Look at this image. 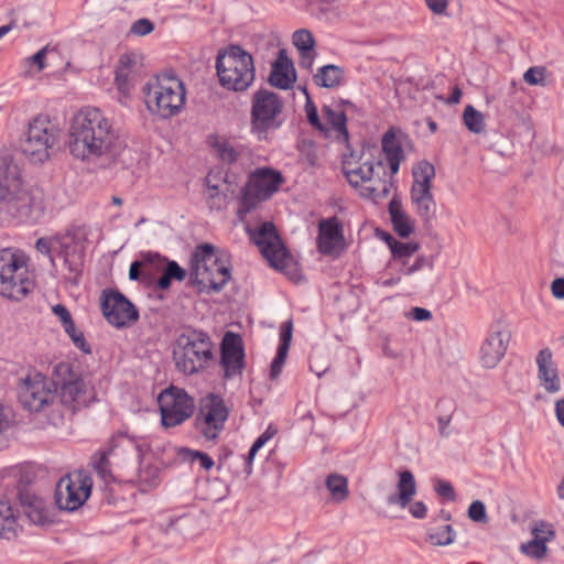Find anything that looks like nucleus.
I'll list each match as a JSON object with an SVG mask.
<instances>
[{
	"instance_id": "nucleus-16",
	"label": "nucleus",
	"mask_w": 564,
	"mask_h": 564,
	"mask_svg": "<svg viewBox=\"0 0 564 564\" xmlns=\"http://www.w3.org/2000/svg\"><path fill=\"white\" fill-rule=\"evenodd\" d=\"M93 478L86 470L63 476L55 488L54 499L57 508L63 511L79 509L91 495Z\"/></svg>"
},
{
	"instance_id": "nucleus-47",
	"label": "nucleus",
	"mask_w": 564,
	"mask_h": 564,
	"mask_svg": "<svg viewBox=\"0 0 564 564\" xmlns=\"http://www.w3.org/2000/svg\"><path fill=\"white\" fill-rule=\"evenodd\" d=\"M456 533L451 524L442 527L437 532L429 533L427 541L433 545L444 546L454 542Z\"/></svg>"
},
{
	"instance_id": "nucleus-21",
	"label": "nucleus",
	"mask_w": 564,
	"mask_h": 564,
	"mask_svg": "<svg viewBox=\"0 0 564 564\" xmlns=\"http://www.w3.org/2000/svg\"><path fill=\"white\" fill-rule=\"evenodd\" d=\"M17 498L19 508L31 523L43 525L53 522L51 511L45 501L36 496L28 485L23 482L18 484Z\"/></svg>"
},
{
	"instance_id": "nucleus-49",
	"label": "nucleus",
	"mask_w": 564,
	"mask_h": 564,
	"mask_svg": "<svg viewBox=\"0 0 564 564\" xmlns=\"http://www.w3.org/2000/svg\"><path fill=\"white\" fill-rule=\"evenodd\" d=\"M105 486L101 488V505L118 507L124 502V499L117 494L116 482L104 481ZM119 480L117 481V484Z\"/></svg>"
},
{
	"instance_id": "nucleus-45",
	"label": "nucleus",
	"mask_w": 564,
	"mask_h": 564,
	"mask_svg": "<svg viewBox=\"0 0 564 564\" xmlns=\"http://www.w3.org/2000/svg\"><path fill=\"white\" fill-rule=\"evenodd\" d=\"M420 248V245L417 242H403L398 240L393 246H391V260L390 261H398V260H404L410 259Z\"/></svg>"
},
{
	"instance_id": "nucleus-38",
	"label": "nucleus",
	"mask_w": 564,
	"mask_h": 564,
	"mask_svg": "<svg viewBox=\"0 0 564 564\" xmlns=\"http://www.w3.org/2000/svg\"><path fill=\"white\" fill-rule=\"evenodd\" d=\"M326 487L332 495L335 502H343L349 496L348 480L345 476L339 474H330L326 478Z\"/></svg>"
},
{
	"instance_id": "nucleus-35",
	"label": "nucleus",
	"mask_w": 564,
	"mask_h": 564,
	"mask_svg": "<svg viewBox=\"0 0 564 564\" xmlns=\"http://www.w3.org/2000/svg\"><path fill=\"white\" fill-rule=\"evenodd\" d=\"M209 147H212L218 159L229 165L235 164L239 160V152L228 142L226 139H221L216 134H212L207 140Z\"/></svg>"
},
{
	"instance_id": "nucleus-9",
	"label": "nucleus",
	"mask_w": 564,
	"mask_h": 564,
	"mask_svg": "<svg viewBox=\"0 0 564 564\" xmlns=\"http://www.w3.org/2000/svg\"><path fill=\"white\" fill-rule=\"evenodd\" d=\"M251 239L271 267L283 272L292 281L300 279L297 262L284 245L273 223H262L252 232Z\"/></svg>"
},
{
	"instance_id": "nucleus-63",
	"label": "nucleus",
	"mask_w": 564,
	"mask_h": 564,
	"mask_svg": "<svg viewBox=\"0 0 564 564\" xmlns=\"http://www.w3.org/2000/svg\"><path fill=\"white\" fill-rule=\"evenodd\" d=\"M552 295L557 300H564V278H556L551 284Z\"/></svg>"
},
{
	"instance_id": "nucleus-7",
	"label": "nucleus",
	"mask_w": 564,
	"mask_h": 564,
	"mask_svg": "<svg viewBox=\"0 0 564 564\" xmlns=\"http://www.w3.org/2000/svg\"><path fill=\"white\" fill-rule=\"evenodd\" d=\"M284 102L274 91L267 88L256 90L251 97L250 131L259 141H269L270 133L284 123Z\"/></svg>"
},
{
	"instance_id": "nucleus-18",
	"label": "nucleus",
	"mask_w": 564,
	"mask_h": 564,
	"mask_svg": "<svg viewBox=\"0 0 564 564\" xmlns=\"http://www.w3.org/2000/svg\"><path fill=\"white\" fill-rule=\"evenodd\" d=\"M18 398L23 409L40 412L53 402L55 394L46 378L36 373L34 378L28 377L21 381L18 387Z\"/></svg>"
},
{
	"instance_id": "nucleus-8",
	"label": "nucleus",
	"mask_w": 564,
	"mask_h": 564,
	"mask_svg": "<svg viewBox=\"0 0 564 564\" xmlns=\"http://www.w3.org/2000/svg\"><path fill=\"white\" fill-rule=\"evenodd\" d=\"M34 289L25 256L11 248L0 250V295L23 300Z\"/></svg>"
},
{
	"instance_id": "nucleus-20",
	"label": "nucleus",
	"mask_w": 564,
	"mask_h": 564,
	"mask_svg": "<svg viewBox=\"0 0 564 564\" xmlns=\"http://www.w3.org/2000/svg\"><path fill=\"white\" fill-rule=\"evenodd\" d=\"M399 480L397 484V492L387 497L390 506H399L404 509L410 506V513L415 519H424L427 514V507L423 501H411L416 494V481L411 470L404 469L398 473Z\"/></svg>"
},
{
	"instance_id": "nucleus-4",
	"label": "nucleus",
	"mask_w": 564,
	"mask_h": 564,
	"mask_svg": "<svg viewBox=\"0 0 564 564\" xmlns=\"http://www.w3.org/2000/svg\"><path fill=\"white\" fill-rule=\"evenodd\" d=\"M214 343L203 329L185 326L173 347V360L178 372L192 376L207 369L215 361Z\"/></svg>"
},
{
	"instance_id": "nucleus-11",
	"label": "nucleus",
	"mask_w": 564,
	"mask_h": 564,
	"mask_svg": "<svg viewBox=\"0 0 564 564\" xmlns=\"http://www.w3.org/2000/svg\"><path fill=\"white\" fill-rule=\"evenodd\" d=\"M412 175L413 183L410 189V199L424 228L430 229L436 218L437 208L432 193L435 167L429 161L422 160L413 166Z\"/></svg>"
},
{
	"instance_id": "nucleus-44",
	"label": "nucleus",
	"mask_w": 564,
	"mask_h": 564,
	"mask_svg": "<svg viewBox=\"0 0 564 564\" xmlns=\"http://www.w3.org/2000/svg\"><path fill=\"white\" fill-rule=\"evenodd\" d=\"M546 543L541 538H532L529 542L521 544L520 551L530 558L542 560L547 554Z\"/></svg>"
},
{
	"instance_id": "nucleus-29",
	"label": "nucleus",
	"mask_w": 564,
	"mask_h": 564,
	"mask_svg": "<svg viewBox=\"0 0 564 564\" xmlns=\"http://www.w3.org/2000/svg\"><path fill=\"white\" fill-rule=\"evenodd\" d=\"M144 261L148 263H152L153 274L155 272H163L172 280L178 282L183 281L187 275V271L184 268H182L176 261L170 260L166 257L161 256L160 253L150 251L145 252Z\"/></svg>"
},
{
	"instance_id": "nucleus-22",
	"label": "nucleus",
	"mask_w": 564,
	"mask_h": 564,
	"mask_svg": "<svg viewBox=\"0 0 564 564\" xmlns=\"http://www.w3.org/2000/svg\"><path fill=\"white\" fill-rule=\"evenodd\" d=\"M510 333L500 329V326L492 327L480 347V361L485 368H495L503 358L507 351Z\"/></svg>"
},
{
	"instance_id": "nucleus-39",
	"label": "nucleus",
	"mask_w": 564,
	"mask_h": 564,
	"mask_svg": "<svg viewBox=\"0 0 564 564\" xmlns=\"http://www.w3.org/2000/svg\"><path fill=\"white\" fill-rule=\"evenodd\" d=\"M436 409L441 412L437 417L438 432L443 437L449 436L447 426L452 421L453 413L456 410V404L453 400L441 398L436 403Z\"/></svg>"
},
{
	"instance_id": "nucleus-12",
	"label": "nucleus",
	"mask_w": 564,
	"mask_h": 564,
	"mask_svg": "<svg viewBox=\"0 0 564 564\" xmlns=\"http://www.w3.org/2000/svg\"><path fill=\"white\" fill-rule=\"evenodd\" d=\"M58 132L48 117H35L21 141L22 153L33 163H44L50 158V150L57 143Z\"/></svg>"
},
{
	"instance_id": "nucleus-55",
	"label": "nucleus",
	"mask_w": 564,
	"mask_h": 564,
	"mask_svg": "<svg viewBox=\"0 0 564 564\" xmlns=\"http://www.w3.org/2000/svg\"><path fill=\"white\" fill-rule=\"evenodd\" d=\"M286 358H288V352L276 349L275 357L273 358V360L270 365L269 377L271 380H276L280 377Z\"/></svg>"
},
{
	"instance_id": "nucleus-23",
	"label": "nucleus",
	"mask_w": 564,
	"mask_h": 564,
	"mask_svg": "<svg viewBox=\"0 0 564 564\" xmlns=\"http://www.w3.org/2000/svg\"><path fill=\"white\" fill-rule=\"evenodd\" d=\"M122 438L129 440L140 451V446L137 443V438L134 436H130L128 435L127 432L123 431H119L118 433H116L110 438L108 446L106 448H100L99 451H97L90 458V465L93 469L96 471V474L102 481H118L117 477L112 474L110 469L111 463L109 460V456L111 455L113 449L119 445V442Z\"/></svg>"
},
{
	"instance_id": "nucleus-36",
	"label": "nucleus",
	"mask_w": 564,
	"mask_h": 564,
	"mask_svg": "<svg viewBox=\"0 0 564 564\" xmlns=\"http://www.w3.org/2000/svg\"><path fill=\"white\" fill-rule=\"evenodd\" d=\"M267 199L268 198H262V193H258L256 186L248 181L241 191V198L238 208L239 216L242 217L249 214L260 202Z\"/></svg>"
},
{
	"instance_id": "nucleus-17",
	"label": "nucleus",
	"mask_w": 564,
	"mask_h": 564,
	"mask_svg": "<svg viewBox=\"0 0 564 564\" xmlns=\"http://www.w3.org/2000/svg\"><path fill=\"white\" fill-rule=\"evenodd\" d=\"M100 310L104 318L118 329L130 327L140 317L135 305L117 289L102 290Z\"/></svg>"
},
{
	"instance_id": "nucleus-24",
	"label": "nucleus",
	"mask_w": 564,
	"mask_h": 564,
	"mask_svg": "<svg viewBox=\"0 0 564 564\" xmlns=\"http://www.w3.org/2000/svg\"><path fill=\"white\" fill-rule=\"evenodd\" d=\"M296 80V70L293 61L288 56L285 48L278 52L275 61L271 65V72L268 82L271 86L281 90H288L293 87Z\"/></svg>"
},
{
	"instance_id": "nucleus-62",
	"label": "nucleus",
	"mask_w": 564,
	"mask_h": 564,
	"mask_svg": "<svg viewBox=\"0 0 564 564\" xmlns=\"http://www.w3.org/2000/svg\"><path fill=\"white\" fill-rule=\"evenodd\" d=\"M425 3L427 8L434 13V14H446L448 1L447 0H425Z\"/></svg>"
},
{
	"instance_id": "nucleus-27",
	"label": "nucleus",
	"mask_w": 564,
	"mask_h": 564,
	"mask_svg": "<svg viewBox=\"0 0 564 564\" xmlns=\"http://www.w3.org/2000/svg\"><path fill=\"white\" fill-rule=\"evenodd\" d=\"M552 356L550 348H543L539 351L536 356L538 378L541 386L549 393H556L561 389V381Z\"/></svg>"
},
{
	"instance_id": "nucleus-3",
	"label": "nucleus",
	"mask_w": 564,
	"mask_h": 564,
	"mask_svg": "<svg viewBox=\"0 0 564 564\" xmlns=\"http://www.w3.org/2000/svg\"><path fill=\"white\" fill-rule=\"evenodd\" d=\"M216 251L213 243L203 242L195 247L191 256L189 284L197 288L199 293H218L231 279L229 261L218 257Z\"/></svg>"
},
{
	"instance_id": "nucleus-28",
	"label": "nucleus",
	"mask_w": 564,
	"mask_h": 564,
	"mask_svg": "<svg viewBox=\"0 0 564 564\" xmlns=\"http://www.w3.org/2000/svg\"><path fill=\"white\" fill-rule=\"evenodd\" d=\"M249 181L256 186L258 193H262V198H270L278 192L284 178L276 170L260 167L251 174Z\"/></svg>"
},
{
	"instance_id": "nucleus-19",
	"label": "nucleus",
	"mask_w": 564,
	"mask_h": 564,
	"mask_svg": "<svg viewBox=\"0 0 564 564\" xmlns=\"http://www.w3.org/2000/svg\"><path fill=\"white\" fill-rule=\"evenodd\" d=\"M245 346L239 334L227 332L220 343L219 366L223 369V379L231 380L242 376L246 368Z\"/></svg>"
},
{
	"instance_id": "nucleus-52",
	"label": "nucleus",
	"mask_w": 564,
	"mask_h": 564,
	"mask_svg": "<svg viewBox=\"0 0 564 564\" xmlns=\"http://www.w3.org/2000/svg\"><path fill=\"white\" fill-rule=\"evenodd\" d=\"M193 522V517L189 514H182L181 517L170 519L167 530H175L183 535L189 533L188 525Z\"/></svg>"
},
{
	"instance_id": "nucleus-43",
	"label": "nucleus",
	"mask_w": 564,
	"mask_h": 564,
	"mask_svg": "<svg viewBox=\"0 0 564 564\" xmlns=\"http://www.w3.org/2000/svg\"><path fill=\"white\" fill-rule=\"evenodd\" d=\"M463 120L466 128L474 133H481L485 130V117L471 105H467L463 112Z\"/></svg>"
},
{
	"instance_id": "nucleus-26",
	"label": "nucleus",
	"mask_w": 564,
	"mask_h": 564,
	"mask_svg": "<svg viewBox=\"0 0 564 564\" xmlns=\"http://www.w3.org/2000/svg\"><path fill=\"white\" fill-rule=\"evenodd\" d=\"M408 138L406 133L401 130L397 133L393 128L388 129L382 135L381 147L391 175L399 172L400 164L404 160L403 141Z\"/></svg>"
},
{
	"instance_id": "nucleus-6",
	"label": "nucleus",
	"mask_w": 564,
	"mask_h": 564,
	"mask_svg": "<svg viewBox=\"0 0 564 564\" xmlns=\"http://www.w3.org/2000/svg\"><path fill=\"white\" fill-rule=\"evenodd\" d=\"M215 68L220 86L230 91L243 93L256 79L253 57L239 44L218 50Z\"/></svg>"
},
{
	"instance_id": "nucleus-31",
	"label": "nucleus",
	"mask_w": 564,
	"mask_h": 564,
	"mask_svg": "<svg viewBox=\"0 0 564 564\" xmlns=\"http://www.w3.org/2000/svg\"><path fill=\"white\" fill-rule=\"evenodd\" d=\"M59 254L63 258L64 265L68 270V274L65 276L66 281L77 286L83 274L84 251L77 248H66L64 251L59 252Z\"/></svg>"
},
{
	"instance_id": "nucleus-14",
	"label": "nucleus",
	"mask_w": 564,
	"mask_h": 564,
	"mask_svg": "<svg viewBox=\"0 0 564 564\" xmlns=\"http://www.w3.org/2000/svg\"><path fill=\"white\" fill-rule=\"evenodd\" d=\"M51 386L54 394L59 391L61 402L72 410L86 403V382L79 367L69 361H61L54 366Z\"/></svg>"
},
{
	"instance_id": "nucleus-15",
	"label": "nucleus",
	"mask_w": 564,
	"mask_h": 564,
	"mask_svg": "<svg viewBox=\"0 0 564 564\" xmlns=\"http://www.w3.org/2000/svg\"><path fill=\"white\" fill-rule=\"evenodd\" d=\"M161 424L171 429L183 424L195 413V399L183 388L170 386L158 397Z\"/></svg>"
},
{
	"instance_id": "nucleus-13",
	"label": "nucleus",
	"mask_w": 564,
	"mask_h": 564,
	"mask_svg": "<svg viewBox=\"0 0 564 564\" xmlns=\"http://www.w3.org/2000/svg\"><path fill=\"white\" fill-rule=\"evenodd\" d=\"M228 416L229 409L226 406L224 398L210 392L200 400L193 427L204 441L215 443L225 429Z\"/></svg>"
},
{
	"instance_id": "nucleus-60",
	"label": "nucleus",
	"mask_w": 564,
	"mask_h": 564,
	"mask_svg": "<svg viewBox=\"0 0 564 564\" xmlns=\"http://www.w3.org/2000/svg\"><path fill=\"white\" fill-rule=\"evenodd\" d=\"M52 312L61 319L63 327L68 326V328L73 329L72 323L74 321L72 318L70 312L65 305L56 304L52 307Z\"/></svg>"
},
{
	"instance_id": "nucleus-51",
	"label": "nucleus",
	"mask_w": 564,
	"mask_h": 564,
	"mask_svg": "<svg viewBox=\"0 0 564 564\" xmlns=\"http://www.w3.org/2000/svg\"><path fill=\"white\" fill-rule=\"evenodd\" d=\"M468 518L478 523H487L488 522V516L486 511V506L481 500H475L473 501L467 511Z\"/></svg>"
},
{
	"instance_id": "nucleus-10",
	"label": "nucleus",
	"mask_w": 564,
	"mask_h": 564,
	"mask_svg": "<svg viewBox=\"0 0 564 564\" xmlns=\"http://www.w3.org/2000/svg\"><path fill=\"white\" fill-rule=\"evenodd\" d=\"M383 169L382 162L373 161V155L364 161H341V171L350 186L359 191L364 198L378 202L388 196L390 192V183L381 178L375 177V167Z\"/></svg>"
},
{
	"instance_id": "nucleus-48",
	"label": "nucleus",
	"mask_w": 564,
	"mask_h": 564,
	"mask_svg": "<svg viewBox=\"0 0 564 564\" xmlns=\"http://www.w3.org/2000/svg\"><path fill=\"white\" fill-rule=\"evenodd\" d=\"M293 44L299 52H312L315 46V39L311 31L300 29L293 33Z\"/></svg>"
},
{
	"instance_id": "nucleus-57",
	"label": "nucleus",
	"mask_w": 564,
	"mask_h": 564,
	"mask_svg": "<svg viewBox=\"0 0 564 564\" xmlns=\"http://www.w3.org/2000/svg\"><path fill=\"white\" fill-rule=\"evenodd\" d=\"M153 30L154 23L147 18H142L132 23L130 28V33L138 36H144L153 32Z\"/></svg>"
},
{
	"instance_id": "nucleus-25",
	"label": "nucleus",
	"mask_w": 564,
	"mask_h": 564,
	"mask_svg": "<svg viewBox=\"0 0 564 564\" xmlns=\"http://www.w3.org/2000/svg\"><path fill=\"white\" fill-rule=\"evenodd\" d=\"M344 241L343 224L336 216L322 219L318 224L317 249L322 254H332Z\"/></svg>"
},
{
	"instance_id": "nucleus-54",
	"label": "nucleus",
	"mask_w": 564,
	"mask_h": 564,
	"mask_svg": "<svg viewBox=\"0 0 564 564\" xmlns=\"http://www.w3.org/2000/svg\"><path fill=\"white\" fill-rule=\"evenodd\" d=\"M115 84L118 91L123 96H129L134 86L132 76L127 75V73L115 74Z\"/></svg>"
},
{
	"instance_id": "nucleus-42",
	"label": "nucleus",
	"mask_w": 564,
	"mask_h": 564,
	"mask_svg": "<svg viewBox=\"0 0 564 564\" xmlns=\"http://www.w3.org/2000/svg\"><path fill=\"white\" fill-rule=\"evenodd\" d=\"M303 93L306 96V101L304 105V110L306 113V118L308 123L319 132L324 133L325 137H328L329 134V127L321 121V118L318 116L317 107L313 102V100L310 97V94L307 89L304 87Z\"/></svg>"
},
{
	"instance_id": "nucleus-56",
	"label": "nucleus",
	"mask_w": 564,
	"mask_h": 564,
	"mask_svg": "<svg viewBox=\"0 0 564 564\" xmlns=\"http://www.w3.org/2000/svg\"><path fill=\"white\" fill-rule=\"evenodd\" d=\"M434 490L436 494L444 499L454 501L456 499V492L452 484L447 480L436 479L434 482Z\"/></svg>"
},
{
	"instance_id": "nucleus-41",
	"label": "nucleus",
	"mask_w": 564,
	"mask_h": 564,
	"mask_svg": "<svg viewBox=\"0 0 564 564\" xmlns=\"http://www.w3.org/2000/svg\"><path fill=\"white\" fill-rule=\"evenodd\" d=\"M177 455L183 462L186 463L192 464L198 462L199 466L204 470H210L215 465L214 459L207 453L202 451L191 449L187 447H180L177 449Z\"/></svg>"
},
{
	"instance_id": "nucleus-59",
	"label": "nucleus",
	"mask_w": 564,
	"mask_h": 564,
	"mask_svg": "<svg viewBox=\"0 0 564 564\" xmlns=\"http://www.w3.org/2000/svg\"><path fill=\"white\" fill-rule=\"evenodd\" d=\"M544 67L532 66L524 73L523 79L529 85H538L544 80Z\"/></svg>"
},
{
	"instance_id": "nucleus-5",
	"label": "nucleus",
	"mask_w": 564,
	"mask_h": 564,
	"mask_svg": "<svg viewBox=\"0 0 564 564\" xmlns=\"http://www.w3.org/2000/svg\"><path fill=\"white\" fill-rule=\"evenodd\" d=\"M142 93L147 109L161 119H170L181 112L186 101V88L174 69H166L147 83Z\"/></svg>"
},
{
	"instance_id": "nucleus-2",
	"label": "nucleus",
	"mask_w": 564,
	"mask_h": 564,
	"mask_svg": "<svg viewBox=\"0 0 564 564\" xmlns=\"http://www.w3.org/2000/svg\"><path fill=\"white\" fill-rule=\"evenodd\" d=\"M118 135L98 108L87 107L74 116L69 127L70 154L82 161H93L113 151Z\"/></svg>"
},
{
	"instance_id": "nucleus-64",
	"label": "nucleus",
	"mask_w": 564,
	"mask_h": 564,
	"mask_svg": "<svg viewBox=\"0 0 564 564\" xmlns=\"http://www.w3.org/2000/svg\"><path fill=\"white\" fill-rule=\"evenodd\" d=\"M411 317L417 322H425L432 318L431 311L423 307H413L410 313Z\"/></svg>"
},
{
	"instance_id": "nucleus-50",
	"label": "nucleus",
	"mask_w": 564,
	"mask_h": 564,
	"mask_svg": "<svg viewBox=\"0 0 564 564\" xmlns=\"http://www.w3.org/2000/svg\"><path fill=\"white\" fill-rule=\"evenodd\" d=\"M72 327H73V329L68 328V326H65L64 330L69 336V338L72 339L75 347L78 348L84 354H91V347L86 341L84 333L76 328V325L74 322L72 323Z\"/></svg>"
},
{
	"instance_id": "nucleus-1",
	"label": "nucleus",
	"mask_w": 564,
	"mask_h": 564,
	"mask_svg": "<svg viewBox=\"0 0 564 564\" xmlns=\"http://www.w3.org/2000/svg\"><path fill=\"white\" fill-rule=\"evenodd\" d=\"M0 205L18 224L34 225L45 213L43 191L25 183L10 153H0Z\"/></svg>"
},
{
	"instance_id": "nucleus-34",
	"label": "nucleus",
	"mask_w": 564,
	"mask_h": 564,
	"mask_svg": "<svg viewBox=\"0 0 564 564\" xmlns=\"http://www.w3.org/2000/svg\"><path fill=\"white\" fill-rule=\"evenodd\" d=\"M18 518L9 501L0 500V538L11 540L17 536Z\"/></svg>"
},
{
	"instance_id": "nucleus-40",
	"label": "nucleus",
	"mask_w": 564,
	"mask_h": 564,
	"mask_svg": "<svg viewBox=\"0 0 564 564\" xmlns=\"http://www.w3.org/2000/svg\"><path fill=\"white\" fill-rule=\"evenodd\" d=\"M144 253H141V260H134L130 264L129 279L151 285L153 282V268L152 263L144 261Z\"/></svg>"
},
{
	"instance_id": "nucleus-61",
	"label": "nucleus",
	"mask_w": 564,
	"mask_h": 564,
	"mask_svg": "<svg viewBox=\"0 0 564 564\" xmlns=\"http://www.w3.org/2000/svg\"><path fill=\"white\" fill-rule=\"evenodd\" d=\"M52 246H53L52 240L46 237L39 238L35 242V249L40 253L47 256L50 258V261L52 262V264H54V256L52 254Z\"/></svg>"
},
{
	"instance_id": "nucleus-33",
	"label": "nucleus",
	"mask_w": 564,
	"mask_h": 564,
	"mask_svg": "<svg viewBox=\"0 0 564 564\" xmlns=\"http://www.w3.org/2000/svg\"><path fill=\"white\" fill-rule=\"evenodd\" d=\"M323 116L326 122L337 132V140L339 142L349 141V131L347 128V116L343 109L335 110L330 106L324 105L322 108Z\"/></svg>"
},
{
	"instance_id": "nucleus-37",
	"label": "nucleus",
	"mask_w": 564,
	"mask_h": 564,
	"mask_svg": "<svg viewBox=\"0 0 564 564\" xmlns=\"http://www.w3.org/2000/svg\"><path fill=\"white\" fill-rule=\"evenodd\" d=\"M161 481V468L156 464H141L138 474L140 490L145 492L156 487Z\"/></svg>"
},
{
	"instance_id": "nucleus-30",
	"label": "nucleus",
	"mask_w": 564,
	"mask_h": 564,
	"mask_svg": "<svg viewBox=\"0 0 564 564\" xmlns=\"http://www.w3.org/2000/svg\"><path fill=\"white\" fill-rule=\"evenodd\" d=\"M393 230L400 238L406 239L414 231L413 221L408 214L403 210L402 202L394 196L388 204Z\"/></svg>"
},
{
	"instance_id": "nucleus-46",
	"label": "nucleus",
	"mask_w": 564,
	"mask_h": 564,
	"mask_svg": "<svg viewBox=\"0 0 564 564\" xmlns=\"http://www.w3.org/2000/svg\"><path fill=\"white\" fill-rule=\"evenodd\" d=\"M530 531L533 538H541L545 542L553 541L556 536L554 525L545 520L532 522Z\"/></svg>"
},
{
	"instance_id": "nucleus-58",
	"label": "nucleus",
	"mask_w": 564,
	"mask_h": 564,
	"mask_svg": "<svg viewBox=\"0 0 564 564\" xmlns=\"http://www.w3.org/2000/svg\"><path fill=\"white\" fill-rule=\"evenodd\" d=\"M434 267V259L433 257H425V256H419L415 261L404 269V275H411L423 268H429L432 270Z\"/></svg>"
},
{
	"instance_id": "nucleus-53",
	"label": "nucleus",
	"mask_w": 564,
	"mask_h": 564,
	"mask_svg": "<svg viewBox=\"0 0 564 564\" xmlns=\"http://www.w3.org/2000/svg\"><path fill=\"white\" fill-rule=\"evenodd\" d=\"M293 335V323L291 319L286 321L280 330V343L278 346V350H282L289 352L291 340Z\"/></svg>"
},
{
	"instance_id": "nucleus-32",
	"label": "nucleus",
	"mask_w": 564,
	"mask_h": 564,
	"mask_svg": "<svg viewBox=\"0 0 564 564\" xmlns=\"http://www.w3.org/2000/svg\"><path fill=\"white\" fill-rule=\"evenodd\" d=\"M313 79L319 87L335 88L344 84L345 70L338 65L327 64L318 68Z\"/></svg>"
}]
</instances>
